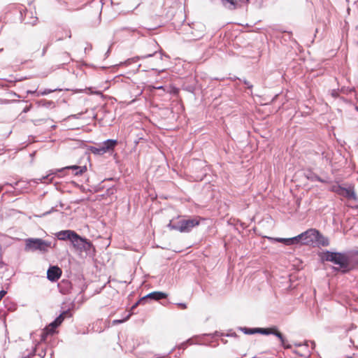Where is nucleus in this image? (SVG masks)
Here are the masks:
<instances>
[{"label": "nucleus", "mask_w": 358, "mask_h": 358, "mask_svg": "<svg viewBox=\"0 0 358 358\" xmlns=\"http://www.w3.org/2000/svg\"><path fill=\"white\" fill-rule=\"evenodd\" d=\"M297 243L305 245L312 246H328L329 245V239L324 236L316 229H309L306 231L296 236Z\"/></svg>", "instance_id": "obj_1"}, {"label": "nucleus", "mask_w": 358, "mask_h": 358, "mask_svg": "<svg viewBox=\"0 0 358 358\" xmlns=\"http://www.w3.org/2000/svg\"><path fill=\"white\" fill-rule=\"evenodd\" d=\"M181 31L184 41H196L201 38L205 35L206 26L202 22H193L191 24H184Z\"/></svg>", "instance_id": "obj_2"}, {"label": "nucleus", "mask_w": 358, "mask_h": 358, "mask_svg": "<svg viewBox=\"0 0 358 358\" xmlns=\"http://www.w3.org/2000/svg\"><path fill=\"white\" fill-rule=\"evenodd\" d=\"M322 261L331 262L338 265L343 272L349 270L350 255L348 252H334L327 250L321 255Z\"/></svg>", "instance_id": "obj_3"}, {"label": "nucleus", "mask_w": 358, "mask_h": 358, "mask_svg": "<svg viewBox=\"0 0 358 358\" xmlns=\"http://www.w3.org/2000/svg\"><path fill=\"white\" fill-rule=\"evenodd\" d=\"M199 224V220L196 217L185 219L183 217H178L176 220L171 221L168 227L182 233H187Z\"/></svg>", "instance_id": "obj_4"}, {"label": "nucleus", "mask_w": 358, "mask_h": 358, "mask_svg": "<svg viewBox=\"0 0 358 358\" xmlns=\"http://www.w3.org/2000/svg\"><path fill=\"white\" fill-rule=\"evenodd\" d=\"M330 190L338 195L343 196L348 200L353 201L357 202L358 201V196L356 194L355 186L351 184L344 185H333Z\"/></svg>", "instance_id": "obj_5"}, {"label": "nucleus", "mask_w": 358, "mask_h": 358, "mask_svg": "<svg viewBox=\"0 0 358 358\" xmlns=\"http://www.w3.org/2000/svg\"><path fill=\"white\" fill-rule=\"evenodd\" d=\"M51 247V242L38 238L25 239L24 250L27 252L39 251L45 253Z\"/></svg>", "instance_id": "obj_6"}, {"label": "nucleus", "mask_w": 358, "mask_h": 358, "mask_svg": "<svg viewBox=\"0 0 358 358\" xmlns=\"http://www.w3.org/2000/svg\"><path fill=\"white\" fill-rule=\"evenodd\" d=\"M72 245L80 252H85L88 255H92L94 251V247L87 239L81 237L78 234L76 237L72 240Z\"/></svg>", "instance_id": "obj_7"}, {"label": "nucleus", "mask_w": 358, "mask_h": 358, "mask_svg": "<svg viewBox=\"0 0 358 358\" xmlns=\"http://www.w3.org/2000/svg\"><path fill=\"white\" fill-rule=\"evenodd\" d=\"M117 144V141L116 140L108 139L97 147L91 146L90 150L94 155H102L110 150H113Z\"/></svg>", "instance_id": "obj_8"}, {"label": "nucleus", "mask_w": 358, "mask_h": 358, "mask_svg": "<svg viewBox=\"0 0 358 358\" xmlns=\"http://www.w3.org/2000/svg\"><path fill=\"white\" fill-rule=\"evenodd\" d=\"M66 313L64 312L63 313H62L61 315H59L52 322H51L50 324V325L45 328V331H46V333H43V339H44L43 338V334H53L55 332V329L59 327L62 322H63L64 320V315Z\"/></svg>", "instance_id": "obj_9"}, {"label": "nucleus", "mask_w": 358, "mask_h": 358, "mask_svg": "<svg viewBox=\"0 0 358 358\" xmlns=\"http://www.w3.org/2000/svg\"><path fill=\"white\" fill-rule=\"evenodd\" d=\"M66 313L64 312L63 313H62L61 315H59L52 322H51L50 324V325L45 328V331H46V333H43V339H44L43 338V334H53L55 332V329L59 327L62 322H63L64 320V315Z\"/></svg>", "instance_id": "obj_10"}, {"label": "nucleus", "mask_w": 358, "mask_h": 358, "mask_svg": "<svg viewBox=\"0 0 358 358\" xmlns=\"http://www.w3.org/2000/svg\"><path fill=\"white\" fill-rule=\"evenodd\" d=\"M66 313L64 312L63 313H62L61 315H59L52 322H51L50 324V325L45 328V331H46V333H43V339H44L43 338V334H53L55 332V329L59 327L62 322H63L64 320V315Z\"/></svg>", "instance_id": "obj_11"}, {"label": "nucleus", "mask_w": 358, "mask_h": 358, "mask_svg": "<svg viewBox=\"0 0 358 358\" xmlns=\"http://www.w3.org/2000/svg\"><path fill=\"white\" fill-rule=\"evenodd\" d=\"M77 233L72 230H62L55 234L56 237L61 241L72 240L76 237Z\"/></svg>", "instance_id": "obj_12"}, {"label": "nucleus", "mask_w": 358, "mask_h": 358, "mask_svg": "<svg viewBox=\"0 0 358 358\" xmlns=\"http://www.w3.org/2000/svg\"><path fill=\"white\" fill-rule=\"evenodd\" d=\"M62 275V270L56 266H50L47 271V278L51 282L57 281Z\"/></svg>", "instance_id": "obj_13"}, {"label": "nucleus", "mask_w": 358, "mask_h": 358, "mask_svg": "<svg viewBox=\"0 0 358 358\" xmlns=\"http://www.w3.org/2000/svg\"><path fill=\"white\" fill-rule=\"evenodd\" d=\"M167 297V294L162 292H152L146 296L142 297L141 299V301H146L148 299H153V300H160L162 299H166Z\"/></svg>", "instance_id": "obj_14"}, {"label": "nucleus", "mask_w": 358, "mask_h": 358, "mask_svg": "<svg viewBox=\"0 0 358 358\" xmlns=\"http://www.w3.org/2000/svg\"><path fill=\"white\" fill-rule=\"evenodd\" d=\"M157 53V50H155L152 53H148V54L145 55L137 56V57H132V58H129V59H128L127 60H126L124 62V64L126 65H130L131 63L137 62L141 59H145V58L153 57V56L156 55Z\"/></svg>", "instance_id": "obj_15"}, {"label": "nucleus", "mask_w": 358, "mask_h": 358, "mask_svg": "<svg viewBox=\"0 0 358 358\" xmlns=\"http://www.w3.org/2000/svg\"><path fill=\"white\" fill-rule=\"evenodd\" d=\"M272 240L278 242V243H282L286 245H297V238L296 236L292 237V238H272Z\"/></svg>", "instance_id": "obj_16"}, {"label": "nucleus", "mask_w": 358, "mask_h": 358, "mask_svg": "<svg viewBox=\"0 0 358 358\" xmlns=\"http://www.w3.org/2000/svg\"><path fill=\"white\" fill-rule=\"evenodd\" d=\"M56 37H57V41H62L66 37H68L70 38L71 37V31L69 29L62 28L57 31Z\"/></svg>", "instance_id": "obj_17"}, {"label": "nucleus", "mask_w": 358, "mask_h": 358, "mask_svg": "<svg viewBox=\"0 0 358 358\" xmlns=\"http://www.w3.org/2000/svg\"><path fill=\"white\" fill-rule=\"evenodd\" d=\"M273 334L275 336H277L280 341L281 345L286 349H290L292 348L291 345L287 344L286 340L285 339L282 334L279 332L275 327H273Z\"/></svg>", "instance_id": "obj_18"}, {"label": "nucleus", "mask_w": 358, "mask_h": 358, "mask_svg": "<svg viewBox=\"0 0 358 358\" xmlns=\"http://www.w3.org/2000/svg\"><path fill=\"white\" fill-rule=\"evenodd\" d=\"M67 169H71L76 171L75 175L79 176L82 175L86 170V166H72L67 167Z\"/></svg>", "instance_id": "obj_19"}, {"label": "nucleus", "mask_w": 358, "mask_h": 358, "mask_svg": "<svg viewBox=\"0 0 358 358\" xmlns=\"http://www.w3.org/2000/svg\"><path fill=\"white\" fill-rule=\"evenodd\" d=\"M273 327H271V328H257V333L258 334H264V335H269V334H272L273 332Z\"/></svg>", "instance_id": "obj_20"}, {"label": "nucleus", "mask_w": 358, "mask_h": 358, "mask_svg": "<svg viewBox=\"0 0 358 358\" xmlns=\"http://www.w3.org/2000/svg\"><path fill=\"white\" fill-rule=\"evenodd\" d=\"M242 331L244 332V334H256L257 333V328H247V327H244L242 329Z\"/></svg>", "instance_id": "obj_21"}, {"label": "nucleus", "mask_w": 358, "mask_h": 358, "mask_svg": "<svg viewBox=\"0 0 358 358\" xmlns=\"http://www.w3.org/2000/svg\"><path fill=\"white\" fill-rule=\"evenodd\" d=\"M56 90H48V89H45L43 91H39L37 92V96H44V95H47L51 92H55Z\"/></svg>", "instance_id": "obj_22"}, {"label": "nucleus", "mask_w": 358, "mask_h": 358, "mask_svg": "<svg viewBox=\"0 0 358 358\" xmlns=\"http://www.w3.org/2000/svg\"><path fill=\"white\" fill-rule=\"evenodd\" d=\"M131 314H132V313H129V314H128V315H127V316L125 318H124L123 320H114V321H113V323H114V324H120V323H122V322H124L127 321V320L130 317V316L131 315Z\"/></svg>", "instance_id": "obj_23"}, {"label": "nucleus", "mask_w": 358, "mask_h": 358, "mask_svg": "<svg viewBox=\"0 0 358 358\" xmlns=\"http://www.w3.org/2000/svg\"><path fill=\"white\" fill-rule=\"evenodd\" d=\"M227 2L230 3L229 6V9H234L236 8V1L235 0H225Z\"/></svg>", "instance_id": "obj_24"}, {"label": "nucleus", "mask_w": 358, "mask_h": 358, "mask_svg": "<svg viewBox=\"0 0 358 358\" xmlns=\"http://www.w3.org/2000/svg\"><path fill=\"white\" fill-rule=\"evenodd\" d=\"M144 301H141V299H140L139 301H138L136 303H134V304L131 306V311H132V310H134V309L138 306V304H140V303H144Z\"/></svg>", "instance_id": "obj_25"}, {"label": "nucleus", "mask_w": 358, "mask_h": 358, "mask_svg": "<svg viewBox=\"0 0 358 358\" xmlns=\"http://www.w3.org/2000/svg\"><path fill=\"white\" fill-rule=\"evenodd\" d=\"M296 346H299V347H306V348H308L309 347V343L308 341H306L305 343L303 344H301V343H299V344H295Z\"/></svg>", "instance_id": "obj_26"}, {"label": "nucleus", "mask_w": 358, "mask_h": 358, "mask_svg": "<svg viewBox=\"0 0 358 358\" xmlns=\"http://www.w3.org/2000/svg\"><path fill=\"white\" fill-rule=\"evenodd\" d=\"M55 210H56L55 208V207H52V208L49 211H47V212L44 213L43 214V216H45V215H49L50 213H51L52 212H54V211H55Z\"/></svg>", "instance_id": "obj_27"}, {"label": "nucleus", "mask_w": 358, "mask_h": 358, "mask_svg": "<svg viewBox=\"0 0 358 358\" xmlns=\"http://www.w3.org/2000/svg\"><path fill=\"white\" fill-rule=\"evenodd\" d=\"M53 174V173H51L50 174H48V176H45V177H43L42 180H51L52 179V177L50 178L52 175Z\"/></svg>", "instance_id": "obj_28"}, {"label": "nucleus", "mask_w": 358, "mask_h": 358, "mask_svg": "<svg viewBox=\"0 0 358 358\" xmlns=\"http://www.w3.org/2000/svg\"><path fill=\"white\" fill-rule=\"evenodd\" d=\"M6 292L5 290H1L0 291V301L6 295Z\"/></svg>", "instance_id": "obj_29"}, {"label": "nucleus", "mask_w": 358, "mask_h": 358, "mask_svg": "<svg viewBox=\"0 0 358 358\" xmlns=\"http://www.w3.org/2000/svg\"><path fill=\"white\" fill-rule=\"evenodd\" d=\"M180 308H181L182 309H185L187 308V306L185 303H179L177 304Z\"/></svg>", "instance_id": "obj_30"}, {"label": "nucleus", "mask_w": 358, "mask_h": 358, "mask_svg": "<svg viewBox=\"0 0 358 358\" xmlns=\"http://www.w3.org/2000/svg\"><path fill=\"white\" fill-rule=\"evenodd\" d=\"M38 19L36 17H34L33 20L30 22L29 23L32 24L33 25L35 24L37 22Z\"/></svg>", "instance_id": "obj_31"}, {"label": "nucleus", "mask_w": 358, "mask_h": 358, "mask_svg": "<svg viewBox=\"0 0 358 358\" xmlns=\"http://www.w3.org/2000/svg\"><path fill=\"white\" fill-rule=\"evenodd\" d=\"M315 180H317V181H320V182H324V181H323V180H322V179H321L319 176H315Z\"/></svg>", "instance_id": "obj_32"}, {"label": "nucleus", "mask_w": 358, "mask_h": 358, "mask_svg": "<svg viewBox=\"0 0 358 358\" xmlns=\"http://www.w3.org/2000/svg\"><path fill=\"white\" fill-rule=\"evenodd\" d=\"M47 49H48V46L47 45L43 48V52H42L43 55H44L45 54V52H46Z\"/></svg>", "instance_id": "obj_33"}, {"label": "nucleus", "mask_w": 358, "mask_h": 358, "mask_svg": "<svg viewBox=\"0 0 358 358\" xmlns=\"http://www.w3.org/2000/svg\"><path fill=\"white\" fill-rule=\"evenodd\" d=\"M244 83L248 86V88H252V85H250L248 82L245 81Z\"/></svg>", "instance_id": "obj_34"}, {"label": "nucleus", "mask_w": 358, "mask_h": 358, "mask_svg": "<svg viewBox=\"0 0 358 358\" xmlns=\"http://www.w3.org/2000/svg\"><path fill=\"white\" fill-rule=\"evenodd\" d=\"M27 93L34 94H37V92L36 90L35 91L29 90V91H27Z\"/></svg>", "instance_id": "obj_35"}, {"label": "nucleus", "mask_w": 358, "mask_h": 358, "mask_svg": "<svg viewBox=\"0 0 358 358\" xmlns=\"http://www.w3.org/2000/svg\"><path fill=\"white\" fill-rule=\"evenodd\" d=\"M310 343L311 345L312 348L313 349L315 348V342L310 341Z\"/></svg>", "instance_id": "obj_36"}, {"label": "nucleus", "mask_w": 358, "mask_h": 358, "mask_svg": "<svg viewBox=\"0 0 358 358\" xmlns=\"http://www.w3.org/2000/svg\"><path fill=\"white\" fill-rule=\"evenodd\" d=\"M310 353V351L308 350L307 352L304 355H309Z\"/></svg>", "instance_id": "obj_37"}, {"label": "nucleus", "mask_w": 358, "mask_h": 358, "mask_svg": "<svg viewBox=\"0 0 358 358\" xmlns=\"http://www.w3.org/2000/svg\"><path fill=\"white\" fill-rule=\"evenodd\" d=\"M151 45H156V43L155 41H152L150 43Z\"/></svg>", "instance_id": "obj_38"}, {"label": "nucleus", "mask_w": 358, "mask_h": 358, "mask_svg": "<svg viewBox=\"0 0 358 358\" xmlns=\"http://www.w3.org/2000/svg\"><path fill=\"white\" fill-rule=\"evenodd\" d=\"M349 91H350V92H352V91L354 92V91H355V89H354V88H351Z\"/></svg>", "instance_id": "obj_39"}, {"label": "nucleus", "mask_w": 358, "mask_h": 358, "mask_svg": "<svg viewBox=\"0 0 358 358\" xmlns=\"http://www.w3.org/2000/svg\"><path fill=\"white\" fill-rule=\"evenodd\" d=\"M159 59H162V53H160Z\"/></svg>", "instance_id": "obj_40"}, {"label": "nucleus", "mask_w": 358, "mask_h": 358, "mask_svg": "<svg viewBox=\"0 0 358 358\" xmlns=\"http://www.w3.org/2000/svg\"><path fill=\"white\" fill-rule=\"evenodd\" d=\"M332 95L333 96H336V92L334 91L333 93H332Z\"/></svg>", "instance_id": "obj_41"}, {"label": "nucleus", "mask_w": 358, "mask_h": 358, "mask_svg": "<svg viewBox=\"0 0 358 358\" xmlns=\"http://www.w3.org/2000/svg\"><path fill=\"white\" fill-rule=\"evenodd\" d=\"M247 1H248L249 0H246Z\"/></svg>", "instance_id": "obj_42"}, {"label": "nucleus", "mask_w": 358, "mask_h": 358, "mask_svg": "<svg viewBox=\"0 0 358 358\" xmlns=\"http://www.w3.org/2000/svg\"><path fill=\"white\" fill-rule=\"evenodd\" d=\"M27 358H29V357H27Z\"/></svg>", "instance_id": "obj_43"}]
</instances>
